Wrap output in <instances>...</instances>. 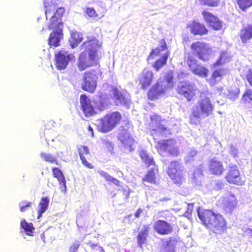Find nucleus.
<instances>
[{"mask_svg": "<svg viewBox=\"0 0 252 252\" xmlns=\"http://www.w3.org/2000/svg\"><path fill=\"white\" fill-rule=\"evenodd\" d=\"M80 245V242L77 240H75L69 247V252H76L79 248Z\"/></svg>", "mask_w": 252, "mask_h": 252, "instance_id": "obj_45", "label": "nucleus"}, {"mask_svg": "<svg viewBox=\"0 0 252 252\" xmlns=\"http://www.w3.org/2000/svg\"><path fill=\"white\" fill-rule=\"evenodd\" d=\"M102 75L99 67L85 71L82 79L81 89L91 94L94 93L97 87V80Z\"/></svg>", "mask_w": 252, "mask_h": 252, "instance_id": "obj_6", "label": "nucleus"}, {"mask_svg": "<svg viewBox=\"0 0 252 252\" xmlns=\"http://www.w3.org/2000/svg\"><path fill=\"white\" fill-rule=\"evenodd\" d=\"M174 73L172 71H168L166 72L164 79L161 80L160 78L158 81L160 82L161 87H163L164 89H167L171 88L174 85Z\"/></svg>", "mask_w": 252, "mask_h": 252, "instance_id": "obj_28", "label": "nucleus"}, {"mask_svg": "<svg viewBox=\"0 0 252 252\" xmlns=\"http://www.w3.org/2000/svg\"><path fill=\"white\" fill-rule=\"evenodd\" d=\"M132 127L128 122L125 126H121L118 134V138L124 145L129 149V151H132L135 149L136 141L130 134Z\"/></svg>", "mask_w": 252, "mask_h": 252, "instance_id": "obj_11", "label": "nucleus"}, {"mask_svg": "<svg viewBox=\"0 0 252 252\" xmlns=\"http://www.w3.org/2000/svg\"><path fill=\"white\" fill-rule=\"evenodd\" d=\"M159 45L153 49L147 57V61L152 60L156 57L162 55L160 58L157 60L153 64V67L156 71H158L167 63L170 52L168 51L167 46L164 39H162L159 41Z\"/></svg>", "mask_w": 252, "mask_h": 252, "instance_id": "obj_5", "label": "nucleus"}, {"mask_svg": "<svg viewBox=\"0 0 252 252\" xmlns=\"http://www.w3.org/2000/svg\"><path fill=\"white\" fill-rule=\"evenodd\" d=\"M96 245H94V244H93V245H92L91 246L92 247H93L94 246H96Z\"/></svg>", "mask_w": 252, "mask_h": 252, "instance_id": "obj_52", "label": "nucleus"}, {"mask_svg": "<svg viewBox=\"0 0 252 252\" xmlns=\"http://www.w3.org/2000/svg\"><path fill=\"white\" fill-rule=\"evenodd\" d=\"M205 22L215 31H220L222 28V23L219 18L210 12L204 10L201 12Z\"/></svg>", "mask_w": 252, "mask_h": 252, "instance_id": "obj_15", "label": "nucleus"}, {"mask_svg": "<svg viewBox=\"0 0 252 252\" xmlns=\"http://www.w3.org/2000/svg\"><path fill=\"white\" fill-rule=\"evenodd\" d=\"M183 168L178 160H173L170 162L167 169V174L174 184L181 185L184 181Z\"/></svg>", "mask_w": 252, "mask_h": 252, "instance_id": "obj_9", "label": "nucleus"}, {"mask_svg": "<svg viewBox=\"0 0 252 252\" xmlns=\"http://www.w3.org/2000/svg\"><path fill=\"white\" fill-rule=\"evenodd\" d=\"M176 91L178 94L184 97L187 101L194 100L198 89L196 85L189 82H180L177 86Z\"/></svg>", "mask_w": 252, "mask_h": 252, "instance_id": "obj_10", "label": "nucleus"}, {"mask_svg": "<svg viewBox=\"0 0 252 252\" xmlns=\"http://www.w3.org/2000/svg\"><path fill=\"white\" fill-rule=\"evenodd\" d=\"M230 154L234 158L237 157L238 155L237 149L234 147H231L230 151Z\"/></svg>", "mask_w": 252, "mask_h": 252, "instance_id": "obj_48", "label": "nucleus"}, {"mask_svg": "<svg viewBox=\"0 0 252 252\" xmlns=\"http://www.w3.org/2000/svg\"><path fill=\"white\" fill-rule=\"evenodd\" d=\"M151 122L149 124L150 130L152 136H160L166 137L171 134L170 129L162 125V121L160 116L154 114L150 116Z\"/></svg>", "mask_w": 252, "mask_h": 252, "instance_id": "obj_8", "label": "nucleus"}, {"mask_svg": "<svg viewBox=\"0 0 252 252\" xmlns=\"http://www.w3.org/2000/svg\"><path fill=\"white\" fill-rule=\"evenodd\" d=\"M222 207L226 213H231L236 208L238 201L233 194H229L223 199Z\"/></svg>", "mask_w": 252, "mask_h": 252, "instance_id": "obj_24", "label": "nucleus"}, {"mask_svg": "<svg viewBox=\"0 0 252 252\" xmlns=\"http://www.w3.org/2000/svg\"><path fill=\"white\" fill-rule=\"evenodd\" d=\"M223 74V70H216L213 72L212 78L216 79L217 78L221 77Z\"/></svg>", "mask_w": 252, "mask_h": 252, "instance_id": "obj_46", "label": "nucleus"}, {"mask_svg": "<svg viewBox=\"0 0 252 252\" xmlns=\"http://www.w3.org/2000/svg\"><path fill=\"white\" fill-rule=\"evenodd\" d=\"M32 202L27 200H22L19 204V208L21 212H25L28 210L29 208L32 207Z\"/></svg>", "mask_w": 252, "mask_h": 252, "instance_id": "obj_43", "label": "nucleus"}, {"mask_svg": "<svg viewBox=\"0 0 252 252\" xmlns=\"http://www.w3.org/2000/svg\"><path fill=\"white\" fill-rule=\"evenodd\" d=\"M239 36L243 43L249 42L252 39V24L243 26L240 31Z\"/></svg>", "mask_w": 252, "mask_h": 252, "instance_id": "obj_26", "label": "nucleus"}, {"mask_svg": "<svg viewBox=\"0 0 252 252\" xmlns=\"http://www.w3.org/2000/svg\"><path fill=\"white\" fill-rule=\"evenodd\" d=\"M178 242L179 239L172 237H169L163 246V252H176L175 248Z\"/></svg>", "mask_w": 252, "mask_h": 252, "instance_id": "obj_30", "label": "nucleus"}, {"mask_svg": "<svg viewBox=\"0 0 252 252\" xmlns=\"http://www.w3.org/2000/svg\"><path fill=\"white\" fill-rule=\"evenodd\" d=\"M213 109V105L208 96L201 97L191 109L189 116V123L197 125L200 123L202 117H207L212 114Z\"/></svg>", "mask_w": 252, "mask_h": 252, "instance_id": "obj_4", "label": "nucleus"}, {"mask_svg": "<svg viewBox=\"0 0 252 252\" xmlns=\"http://www.w3.org/2000/svg\"><path fill=\"white\" fill-rule=\"evenodd\" d=\"M190 49L192 53H188L184 57V63L194 75L200 77H207L209 69L199 63L194 56L203 62H207L212 54V48L206 43L197 41L191 43Z\"/></svg>", "mask_w": 252, "mask_h": 252, "instance_id": "obj_1", "label": "nucleus"}, {"mask_svg": "<svg viewBox=\"0 0 252 252\" xmlns=\"http://www.w3.org/2000/svg\"><path fill=\"white\" fill-rule=\"evenodd\" d=\"M111 91L116 105H128L130 103V95L126 91L120 90L116 87H112Z\"/></svg>", "mask_w": 252, "mask_h": 252, "instance_id": "obj_14", "label": "nucleus"}, {"mask_svg": "<svg viewBox=\"0 0 252 252\" xmlns=\"http://www.w3.org/2000/svg\"><path fill=\"white\" fill-rule=\"evenodd\" d=\"M139 156L142 160L147 165V167L150 166H156L154 158L152 157H150L146 151H140Z\"/></svg>", "mask_w": 252, "mask_h": 252, "instance_id": "obj_36", "label": "nucleus"}, {"mask_svg": "<svg viewBox=\"0 0 252 252\" xmlns=\"http://www.w3.org/2000/svg\"><path fill=\"white\" fill-rule=\"evenodd\" d=\"M236 2L240 9L243 12L252 6V0H237Z\"/></svg>", "mask_w": 252, "mask_h": 252, "instance_id": "obj_38", "label": "nucleus"}, {"mask_svg": "<svg viewBox=\"0 0 252 252\" xmlns=\"http://www.w3.org/2000/svg\"><path fill=\"white\" fill-rule=\"evenodd\" d=\"M155 231L160 235H167L173 231V226L168 222L162 220H156L153 225Z\"/></svg>", "mask_w": 252, "mask_h": 252, "instance_id": "obj_17", "label": "nucleus"}, {"mask_svg": "<svg viewBox=\"0 0 252 252\" xmlns=\"http://www.w3.org/2000/svg\"><path fill=\"white\" fill-rule=\"evenodd\" d=\"M85 13L88 17L93 20L100 19L102 16L100 15L94 7H87Z\"/></svg>", "mask_w": 252, "mask_h": 252, "instance_id": "obj_37", "label": "nucleus"}, {"mask_svg": "<svg viewBox=\"0 0 252 252\" xmlns=\"http://www.w3.org/2000/svg\"><path fill=\"white\" fill-rule=\"evenodd\" d=\"M98 41L95 38L84 42L81 46L84 51L79 56L77 63L79 71H82L87 68L99 64L100 57L98 50L100 47Z\"/></svg>", "mask_w": 252, "mask_h": 252, "instance_id": "obj_2", "label": "nucleus"}, {"mask_svg": "<svg viewBox=\"0 0 252 252\" xmlns=\"http://www.w3.org/2000/svg\"><path fill=\"white\" fill-rule=\"evenodd\" d=\"M20 225L27 235L30 236H33V233L35 228L32 223L28 222L25 219H23L21 220Z\"/></svg>", "mask_w": 252, "mask_h": 252, "instance_id": "obj_35", "label": "nucleus"}, {"mask_svg": "<svg viewBox=\"0 0 252 252\" xmlns=\"http://www.w3.org/2000/svg\"><path fill=\"white\" fill-rule=\"evenodd\" d=\"M100 175L103 177L106 181L113 183L117 186H120V182L117 179L110 176L107 172L101 171L99 172Z\"/></svg>", "mask_w": 252, "mask_h": 252, "instance_id": "obj_40", "label": "nucleus"}, {"mask_svg": "<svg viewBox=\"0 0 252 252\" xmlns=\"http://www.w3.org/2000/svg\"><path fill=\"white\" fill-rule=\"evenodd\" d=\"M129 191H128L126 192V198H127L129 197Z\"/></svg>", "mask_w": 252, "mask_h": 252, "instance_id": "obj_50", "label": "nucleus"}, {"mask_svg": "<svg viewBox=\"0 0 252 252\" xmlns=\"http://www.w3.org/2000/svg\"><path fill=\"white\" fill-rule=\"evenodd\" d=\"M158 170L157 166L155 168H152L149 170L144 177L142 179L143 182H147L149 183L156 184V173L158 172Z\"/></svg>", "mask_w": 252, "mask_h": 252, "instance_id": "obj_33", "label": "nucleus"}, {"mask_svg": "<svg viewBox=\"0 0 252 252\" xmlns=\"http://www.w3.org/2000/svg\"><path fill=\"white\" fill-rule=\"evenodd\" d=\"M83 39V35L81 33L77 32H72L69 39L71 47L72 48L77 47L82 41Z\"/></svg>", "mask_w": 252, "mask_h": 252, "instance_id": "obj_32", "label": "nucleus"}, {"mask_svg": "<svg viewBox=\"0 0 252 252\" xmlns=\"http://www.w3.org/2000/svg\"><path fill=\"white\" fill-rule=\"evenodd\" d=\"M65 12V9L63 7H60L57 9L54 15L51 17L48 28L50 30L55 27L63 28V23L62 18Z\"/></svg>", "mask_w": 252, "mask_h": 252, "instance_id": "obj_22", "label": "nucleus"}, {"mask_svg": "<svg viewBox=\"0 0 252 252\" xmlns=\"http://www.w3.org/2000/svg\"><path fill=\"white\" fill-rule=\"evenodd\" d=\"M198 215L202 224L209 230L210 234L217 236L226 232L227 222L221 215L211 210L198 211Z\"/></svg>", "mask_w": 252, "mask_h": 252, "instance_id": "obj_3", "label": "nucleus"}, {"mask_svg": "<svg viewBox=\"0 0 252 252\" xmlns=\"http://www.w3.org/2000/svg\"><path fill=\"white\" fill-rule=\"evenodd\" d=\"M225 179L228 183L237 186H242L245 183L238 166L235 164L229 165Z\"/></svg>", "mask_w": 252, "mask_h": 252, "instance_id": "obj_13", "label": "nucleus"}, {"mask_svg": "<svg viewBox=\"0 0 252 252\" xmlns=\"http://www.w3.org/2000/svg\"><path fill=\"white\" fill-rule=\"evenodd\" d=\"M52 32L50 34L48 42L50 46L58 47L60 45V41L63 38V28L55 27Z\"/></svg>", "mask_w": 252, "mask_h": 252, "instance_id": "obj_21", "label": "nucleus"}, {"mask_svg": "<svg viewBox=\"0 0 252 252\" xmlns=\"http://www.w3.org/2000/svg\"><path fill=\"white\" fill-rule=\"evenodd\" d=\"M78 152L83 165L89 169H93L94 166L87 160L91 157L88 147L86 146H79L78 147Z\"/></svg>", "mask_w": 252, "mask_h": 252, "instance_id": "obj_25", "label": "nucleus"}, {"mask_svg": "<svg viewBox=\"0 0 252 252\" xmlns=\"http://www.w3.org/2000/svg\"><path fill=\"white\" fill-rule=\"evenodd\" d=\"M49 203V199L48 197H43L41 198L38 204L37 211V219H39L42 214L47 210Z\"/></svg>", "mask_w": 252, "mask_h": 252, "instance_id": "obj_34", "label": "nucleus"}, {"mask_svg": "<svg viewBox=\"0 0 252 252\" xmlns=\"http://www.w3.org/2000/svg\"><path fill=\"white\" fill-rule=\"evenodd\" d=\"M150 230L149 225L143 226V229L140 230L137 236V243L139 247H142L143 245L146 243Z\"/></svg>", "mask_w": 252, "mask_h": 252, "instance_id": "obj_29", "label": "nucleus"}, {"mask_svg": "<svg viewBox=\"0 0 252 252\" xmlns=\"http://www.w3.org/2000/svg\"><path fill=\"white\" fill-rule=\"evenodd\" d=\"M208 170L211 174L220 176L224 172L225 168L222 161L214 158L209 161Z\"/></svg>", "mask_w": 252, "mask_h": 252, "instance_id": "obj_20", "label": "nucleus"}, {"mask_svg": "<svg viewBox=\"0 0 252 252\" xmlns=\"http://www.w3.org/2000/svg\"><path fill=\"white\" fill-rule=\"evenodd\" d=\"M154 78V74L153 72L151 70L145 68L139 75L137 81L140 85L141 88L145 90L151 85Z\"/></svg>", "mask_w": 252, "mask_h": 252, "instance_id": "obj_16", "label": "nucleus"}, {"mask_svg": "<svg viewBox=\"0 0 252 252\" xmlns=\"http://www.w3.org/2000/svg\"><path fill=\"white\" fill-rule=\"evenodd\" d=\"M80 103L81 108L85 117L92 116L96 114L95 108L92 104V101L85 94H82L80 96Z\"/></svg>", "mask_w": 252, "mask_h": 252, "instance_id": "obj_18", "label": "nucleus"}, {"mask_svg": "<svg viewBox=\"0 0 252 252\" xmlns=\"http://www.w3.org/2000/svg\"><path fill=\"white\" fill-rule=\"evenodd\" d=\"M41 157L44 159V160L50 163H55L57 165H60L57 158L50 154H47L44 153H42L40 154Z\"/></svg>", "mask_w": 252, "mask_h": 252, "instance_id": "obj_39", "label": "nucleus"}, {"mask_svg": "<svg viewBox=\"0 0 252 252\" xmlns=\"http://www.w3.org/2000/svg\"><path fill=\"white\" fill-rule=\"evenodd\" d=\"M242 99L245 102H248L249 100L252 101V90H247L243 94Z\"/></svg>", "mask_w": 252, "mask_h": 252, "instance_id": "obj_44", "label": "nucleus"}, {"mask_svg": "<svg viewBox=\"0 0 252 252\" xmlns=\"http://www.w3.org/2000/svg\"><path fill=\"white\" fill-rule=\"evenodd\" d=\"M158 153L167 152L172 157H177L179 152L174 139H167L158 141L155 146Z\"/></svg>", "mask_w": 252, "mask_h": 252, "instance_id": "obj_12", "label": "nucleus"}, {"mask_svg": "<svg viewBox=\"0 0 252 252\" xmlns=\"http://www.w3.org/2000/svg\"><path fill=\"white\" fill-rule=\"evenodd\" d=\"M199 1L201 5L208 7H218L220 3V0H199Z\"/></svg>", "mask_w": 252, "mask_h": 252, "instance_id": "obj_41", "label": "nucleus"}, {"mask_svg": "<svg viewBox=\"0 0 252 252\" xmlns=\"http://www.w3.org/2000/svg\"><path fill=\"white\" fill-rule=\"evenodd\" d=\"M71 56V54H68L63 50H61L56 54L55 55V65L57 69H64L68 64Z\"/></svg>", "mask_w": 252, "mask_h": 252, "instance_id": "obj_19", "label": "nucleus"}, {"mask_svg": "<svg viewBox=\"0 0 252 252\" xmlns=\"http://www.w3.org/2000/svg\"><path fill=\"white\" fill-rule=\"evenodd\" d=\"M143 213V210L141 208H138L136 212L134 213V216L136 218H138L140 217L141 214Z\"/></svg>", "mask_w": 252, "mask_h": 252, "instance_id": "obj_49", "label": "nucleus"}, {"mask_svg": "<svg viewBox=\"0 0 252 252\" xmlns=\"http://www.w3.org/2000/svg\"><path fill=\"white\" fill-rule=\"evenodd\" d=\"M53 177L57 179L61 186L66 189V180L63 172L58 167H53L52 168Z\"/></svg>", "mask_w": 252, "mask_h": 252, "instance_id": "obj_31", "label": "nucleus"}, {"mask_svg": "<svg viewBox=\"0 0 252 252\" xmlns=\"http://www.w3.org/2000/svg\"><path fill=\"white\" fill-rule=\"evenodd\" d=\"M122 115L118 111L109 113L100 119L99 131L102 133L110 131L122 120Z\"/></svg>", "mask_w": 252, "mask_h": 252, "instance_id": "obj_7", "label": "nucleus"}, {"mask_svg": "<svg viewBox=\"0 0 252 252\" xmlns=\"http://www.w3.org/2000/svg\"><path fill=\"white\" fill-rule=\"evenodd\" d=\"M160 82L157 81L149 90L148 93V97L150 100H154L157 99L158 96L163 94L165 92V89L163 87L159 89L161 87Z\"/></svg>", "mask_w": 252, "mask_h": 252, "instance_id": "obj_27", "label": "nucleus"}, {"mask_svg": "<svg viewBox=\"0 0 252 252\" xmlns=\"http://www.w3.org/2000/svg\"><path fill=\"white\" fill-rule=\"evenodd\" d=\"M246 78L250 85L252 86V69L251 68L248 69V72L246 75Z\"/></svg>", "mask_w": 252, "mask_h": 252, "instance_id": "obj_47", "label": "nucleus"}, {"mask_svg": "<svg viewBox=\"0 0 252 252\" xmlns=\"http://www.w3.org/2000/svg\"><path fill=\"white\" fill-rule=\"evenodd\" d=\"M57 8V4L53 2L52 1H50V2H47L45 5V14L46 18H47L48 16H50L52 12H54L55 10H56Z\"/></svg>", "mask_w": 252, "mask_h": 252, "instance_id": "obj_42", "label": "nucleus"}, {"mask_svg": "<svg viewBox=\"0 0 252 252\" xmlns=\"http://www.w3.org/2000/svg\"><path fill=\"white\" fill-rule=\"evenodd\" d=\"M88 129H89V130H91V131H93V128H92V127L91 126H88Z\"/></svg>", "mask_w": 252, "mask_h": 252, "instance_id": "obj_51", "label": "nucleus"}, {"mask_svg": "<svg viewBox=\"0 0 252 252\" xmlns=\"http://www.w3.org/2000/svg\"><path fill=\"white\" fill-rule=\"evenodd\" d=\"M190 33L194 35H205L208 34V30L205 25L196 21H193L187 26Z\"/></svg>", "mask_w": 252, "mask_h": 252, "instance_id": "obj_23", "label": "nucleus"}]
</instances>
